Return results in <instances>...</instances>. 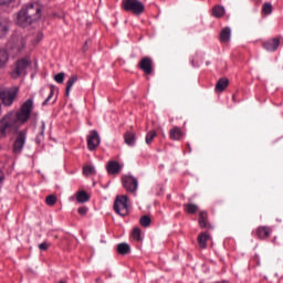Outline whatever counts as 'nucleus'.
<instances>
[{
	"instance_id": "obj_4",
	"label": "nucleus",
	"mask_w": 283,
	"mask_h": 283,
	"mask_svg": "<svg viewBox=\"0 0 283 283\" xmlns=\"http://www.w3.org/2000/svg\"><path fill=\"white\" fill-rule=\"evenodd\" d=\"M122 10L125 12H132L136 17H140L145 12V3L140 0H123Z\"/></svg>"
},
{
	"instance_id": "obj_43",
	"label": "nucleus",
	"mask_w": 283,
	"mask_h": 283,
	"mask_svg": "<svg viewBox=\"0 0 283 283\" xmlns=\"http://www.w3.org/2000/svg\"><path fill=\"white\" fill-rule=\"evenodd\" d=\"M0 116H1V104H0Z\"/></svg>"
},
{
	"instance_id": "obj_23",
	"label": "nucleus",
	"mask_w": 283,
	"mask_h": 283,
	"mask_svg": "<svg viewBox=\"0 0 283 283\" xmlns=\"http://www.w3.org/2000/svg\"><path fill=\"white\" fill-rule=\"evenodd\" d=\"M124 140H125L126 145H129V147H134V145L136 143V134L132 133V132L125 133Z\"/></svg>"
},
{
	"instance_id": "obj_44",
	"label": "nucleus",
	"mask_w": 283,
	"mask_h": 283,
	"mask_svg": "<svg viewBox=\"0 0 283 283\" xmlns=\"http://www.w3.org/2000/svg\"><path fill=\"white\" fill-rule=\"evenodd\" d=\"M59 283H65V281H60Z\"/></svg>"
},
{
	"instance_id": "obj_7",
	"label": "nucleus",
	"mask_w": 283,
	"mask_h": 283,
	"mask_svg": "<svg viewBox=\"0 0 283 283\" xmlns=\"http://www.w3.org/2000/svg\"><path fill=\"white\" fill-rule=\"evenodd\" d=\"M32 65V61L28 57H22L15 62V66L11 72L12 78H19V76H25L28 69Z\"/></svg>"
},
{
	"instance_id": "obj_13",
	"label": "nucleus",
	"mask_w": 283,
	"mask_h": 283,
	"mask_svg": "<svg viewBox=\"0 0 283 283\" xmlns=\"http://www.w3.org/2000/svg\"><path fill=\"white\" fill-rule=\"evenodd\" d=\"M106 170L109 176H118V174H120V164L118 161L111 160L106 165Z\"/></svg>"
},
{
	"instance_id": "obj_25",
	"label": "nucleus",
	"mask_w": 283,
	"mask_h": 283,
	"mask_svg": "<svg viewBox=\"0 0 283 283\" xmlns=\"http://www.w3.org/2000/svg\"><path fill=\"white\" fill-rule=\"evenodd\" d=\"M78 81V75H71L69 81L66 82V88H65V96H70V91L72 90V86L74 83Z\"/></svg>"
},
{
	"instance_id": "obj_6",
	"label": "nucleus",
	"mask_w": 283,
	"mask_h": 283,
	"mask_svg": "<svg viewBox=\"0 0 283 283\" xmlns=\"http://www.w3.org/2000/svg\"><path fill=\"white\" fill-rule=\"evenodd\" d=\"M25 38L21 35H13L8 43V50L13 54V56H17L25 50Z\"/></svg>"
},
{
	"instance_id": "obj_8",
	"label": "nucleus",
	"mask_w": 283,
	"mask_h": 283,
	"mask_svg": "<svg viewBox=\"0 0 283 283\" xmlns=\"http://www.w3.org/2000/svg\"><path fill=\"white\" fill-rule=\"evenodd\" d=\"M123 187L128 191L129 193H135L136 189H138V179L126 176L122 179Z\"/></svg>"
},
{
	"instance_id": "obj_17",
	"label": "nucleus",
	"mask_w": 283,
	"mask_h": 283,
	"mask_svg": "<svg viewBox=\"0 0 283 283\" xmlns=\"http://www.w3.org/2000/svg\"><path fill=\"white\" fill-rule=\"evenodd\" d=\"M210 239H211V235L208 234V232H201L197 238V242L200 249H207V240H210Z\"/></svg>"
},
{
	"instance_id": "obj_29",
	"label": "nucleus",
	"mask_w": 283,
	"mask_h": 283,
	"mask_svg": "<svg viewBox=\"0 0 283 283\" xmlns=\"http://www.w3.org/2000/svg\"><path fill=\"white\" fill-rule=\"evenodd\" d=\"M273 12V4L270 2H265L262 7V13L269 15Z\"/></svg>"
},
{
	"instance_id": "obj_39",
	"label": "nucleus",
	"mask_w": 283,
	"mask_h": 283,
	"mask_svg": "<svg viewBox=\"0 0 283 283\" xmlns=\"http://www.w3.org/2000/svg\"><path fill=\"white\" fill-rule=\"evenodd\" d=\"M87 211H88L87 207H81L77 209V213H80V216H85Z\"/></svg>"
},
{
	"instance_id": "obj_18",
	"label": "nucleus",
	"mask_w": 283,
	"mask_h": 283,
	"mask_svg": "<svg viewBox=\"0 0 283 283\" xmlns=\"http://www.w3.org/2000/svg\"><path fill=\"white\" fill-rule=\"evenodd\" d=\"M227 87H229V78L221 77L218 80L214 90L216 92H224Z\"/></svg>"
},
{
	"instance_id": "obj_28",
	"label": "nucleus",
	"mask_w": 283,
	"mask_h": 283,
	"mask_svg": "<svg viewBox=\"0 0 283 283\" xmlns=\"http://www.w3.org/2000/svg\"><path fill=\"white\" fill-rule=\"evenodd\" d=\"M59 198H56L55 195H49L45 198V205H48V207H54V205H56Z\"/></svg>"
},
{
	"instance_id": "obj_35",
	"label": "nucleus",
	"mask_w": 283,
	"mask_h": 283,
	"mask_svg": "<svg viewBox=\"0 0 283 283\" xmlns=\"http://www.w3.org/2000/svg\"><path fill=\"white\" fill-rule=\"evenodd\" d=\"M54 81L56 83H63V81H65V73L64 72H61V73H57L55 76H54Z\"/></svg>"
},
{
	"instance_id": "obj_32",
	"label": "nucleus",
	"mask_w": 283,
	"mask_h": 283,
	"mask_svg": "<svg viewBox=\"0 0 283 283\" xmlns=\"http://www.w3.org/2000/svg\"><path fill=\"white\" fill-rule=\"evenodd\" d=\"M54 90H56V87L54 85H51L50 94H49L48 98L42 103L43 107H45V105H48V103H50V101H52V97L54 96Z\"/></svg>"
},
{
	"instance_id": "obj_34",
	"label": "nucleus",
	"mask_w": 283,
	"mask_h": 283,
	"mask_svg": "<svg viewBox=\"0 0 283 283\" xmlns=\"http://www.w3.org/2000/svg\"><path fill=\"white\" fill-rule=\"evenodd\" d=\"M132 238L135 239L137 242H140V240H143L140 238V230L139 228H135L133 231H132Z\"/></svg>"
},
{
	"instance_id": "obj_5",
	"label": "nucleus",
	"mask_w": 283,
	"mask_h": 283,
	"mask_svg": "<svg viewBox=\"0 0 283 283\" xmlns=\"http://www.w3.org/2000/svg\"><path fill=\"white\" fill-rule=\"evenodd\" d=\"M129 198L126 195L117 196L115 198L113 209L115 213L125 218V216H129Z\"/></svg>"
},
{
	"instance_id": "obj_12",
	"label": "nucleus",
	"mask_w": 283,
	"mask_h": 283,
	"mask_svg": "<svg viewBox=\"0 0 283 283\" xmlns=\"http://www.w3.org/2000/svg\"><path fill=\"white\" fill-rule=\"evenodd\" d=\"M264 50H268V52H275L277 48H280V38H273L271 40H268L263 42Z\"/></svg>"
},
{
	"instance_id": "obj_36",
	"label": "nucleus",
	"mask_w": 283,
	"mask_h": 283,
	"mask_svg": "<svg viewBox=\"0 0 283 283\" xmlns=\"http://www.w3.org/2000/svg\"><path fill=\"white\" fill-rule=\"evenodd\" d=\"M3 182H6V172L0 169V189L3 188Z\"/></svg>"
},
{
	"instance_id": "obj_37",
	"label": "nucleus",
	"mask_w": 283,
	"mask_h": 283,
	"mask_svg": "<svg viewBox=\"0 0 283 283\" xmlns=\"http://www.w3.org/2000/svg\"><path fill=\"white\" fill-rule=\"evenodd\" d=\"M39 249L40 251H48V249H50V243L48 242L40 243Z\"/></svg>"
},
{
	"instance_id": "obj_30",
	"label": "nucleus",
	"mask_w": 283,
	"mask_h": 283,
	"mask_svg": "<svg viewBox=\"0 0 283 283\" xmlns=\"http://www.w3.org/2000/svg\"><path fill=\"white\" fill-rule=\"evenodd\" d=\"M139 224H142L145 228L149 227L151 224V218L149 216H143L139 219Z\"/></svg>"
},
{
	"instance_id": "obj_41",
	"label": "nucleus",
	"mask_w": 283,
	"mask_h": 283,
	"mask_svg": "<svg viewBox=\"0 0 283 283\" xmlns=\"http://www.w3.org/2000/svg\"><path fill=\"white\" fill-rule=\"evenodd\" d=\"M41 138H43V130L40 133V135L36 137V143H41Z\"/></svg>"
},
{
	"instance_id": "obj_3",
	"label": "nucleus",
	"mask_w": 283,
	"mask_h": 283,
	"mask_svg": "<svg viewBox=\"0 0 283 283\" xmlns=\"http://www.w3.org/2000/svg\"><path fill=\"white\" fill-rule=\"evenodd\" d=\"M18 96L19 86L0 87V101L4 107H12V104Z\"/></svg>"
},
{
	"instance_id": "obj_15",
	"label": "nucleus",
	"mask_w": 283,
	"mask_h": 283,
	"mask_svg": "<svg viewBox=\"0 0 283 283\" xmlns=\"http://www.w3.org/2000/svg\"><path fill=\"white\" fill-rule=\"evenodd\" d=\"M10 32V19L0 18V39Z\"/></svg>"
},
{
	"instance_id": "obj_10",
	"label": "nucleus",
	"mask_w": 283,
	"mask_h": 283,
	"mask_svg": "<svg viewBox=\"0 0 283 283\" xmlns=\"http://www.w3.org/2000/svg\"><path fill=\"white\" fill-rule=\"evenodd\" d=\"M98 145H101V137L98 136V132L91 130L87 136V147L90 151H94Z\"/></svg>"
},
{
	"instance_id": "obj_31",
	"label": "nucleus",
	"mask_w": 283,
	"mask_h": 283,
	"mask_svg": "<svg viewBox=\"0 0 283 283\" xmlns=\"http://www.w3.org/2000/svg\"><path fill=\"white\" fill-rule=\"evenodd\" d=\"M157 136L156 130H150L147 133L146 135V144L147 145H151V143L154 142V138Z\"/></svg>"
},
{
	"instance_id": "obj_38",
	"label": "nucleus",
	"mask_w": 283,
	"mask_h": 283,
	"mask_svg": "<svg viewBox=\"0 0 283 283\" xmlns=\"http://www.w3.org/2000/svg\"><path fill=\"white\" fill-rule=\"evenodd\" d=\"M14 0H0V6L8 8V6H10V3H13Z\"/></svg>"
},
{
	"instance_id": "obj_21",
	"label": "nucleus",
	"mask_w": 283,
	"mask_h": 283,
	"mask_svg": "<svg viewBox=\"0 0 283 283\" xmlns=\"http://www.w3.org/2000/svg\"><path fill=\"white\" fill-rule=\"evenodd\" d=\"M219 39L221 43H229V41L231 40V29L229 27H226L224 29H222V31L220 32Z\"/></svg>"
},
{
	"instance_id": "obj_42",
	"label": "nucleus",
	"mask_w": 283,
	"mask_h": 283,
	"mask_svg": "<svg viewBox=\"0 0 283 283\" xmlns=\"http://www.w3.org/2000/svg\"><path fill=\"white\" fill-rule=\"evenodd\" d=\"M95 282H96V283H103V280H102L101 277H97V279L95 280Z\"/></svg>"
},
{
	"instance_id": "obj_16",
	"label": "nucleus",
	"mask_w": 283,
	"mask_h": 283,
	"mask_svg": "<svg viewBox=\"0 0 283 283\" xmlns=\"http://www.w3.org/2000/svg\"><path fill=\"white\" fill-rule=\"evenodd\" d=\"M75 198H76V202H78V205H84V202H90V196L87 193V191L85 190H80L75 193Z\"/></svg>"
},
{
	"instance_id": "obj_9",
	"label": "nucleus",
	"mask_w": 283,
	"mask_h": 283,
	"mask_svg": "<svg viewBox=\"0 0 283 283\" xmlns=\"http://www.w3.org/2000/svg\"><path fill=\"white\" fill-rule=\"evenodd\" d=\"M139 70L146 73L147 75L154 74V60L151 57H143L138 63Z\"/></svg>"
},
{
	"instance_id": "obj_1",
	"label": "nucleus",
	"mask_w": 283,
	"mask_h": 283,
	"mask_svg": "<svg viewBox=\"0 0 283 283\" xmlns=\"http://www.w3.org/2000/svg\"><path fill=\"white\" fill-rule=\"evenodd\" d=\"M32 107H34L32 99H27L20 111L6 114L0 119V136H8L10 132H17L21 125H25V122L30 120Z\"/></svg>"
},
{
	"instance_id": "obj_24",
	"label": "nucleus",
	"mask_w": 283,
	"mask_h": 283,
	"mask_svg": "<svg viewBox=\"0 0 283 283\" xmlns=\"http://www.w3.org/2000/svg\"><path fill=\"white\" fill-rule=\"evenodd\" d=\"M116 250L119 255H127L130 253L132 248H129V244H127V243H119V244H117Z\"/></svg>"
},
{
	"instance_id": "obj_11",
	"label": "nucleus",
	"mask_w": 283,
	"mask_h": 283,
	"mask_svg": "<svg viewBox=\"0 0 283 283\" xmlns=\"http://www.w3.org/2000/svg\"><path fill=\"white\" fill-rule=\"evenodd\" d=\"M23 145H25V130H21L18 134V137L13 144L14 154H20L21 149H23Z\"/></svg>"
},
{
	"instance_id": "obj_33",
	"label": "nucleus",
	"mask_w": 283,
	"mask_h": 283,
	"mask_svg": "<svg viewBox=\"0 0 283 283\" xmlns=\"http://www.w3.org/2000/svg\"><path fill=\"white\" fill-rule=\"evenodd\" d=\"M83 174H84V176H92V175L96 174V169H94V166H85L83 168Z\"/></svg>"
},
{
	"instance_id": "obj_27",
	"label": "nucleus",
	"mask_w": 283,
	"mask_h": 283,
	"mask_svg": "<svg viewBox=\"0 0 283 283\" xmlns=\"http://www.w3.org/2000/svg\"><path fill=\"white\" fill-rule=\"evenodd\" d=\"M8 59V52L6 50H0V70L6 66Z\"/></svg>"
},
{
	"instance_id": "obj_20",
	"label": "nucleus",
	"mask_w": 283,
	"mask_h": 283,
	"mask_svg": "<svg viewBox=\"0 0 283 283\" xmlns=\"http://www.w3.org/2000/svg\"><path fill=\"white\" fill-rule=\"evenodd\" d=\"M184 136L182 130L180 127L175 126L172 129L169 130V138L171 140H180Z\"/></svg>"
},
{
	"instance_id": "obj_14",
	"label": "nucleus",
	"mask_w": 283,
	"mask_h": 283,
	"mask_svg": "<svg viewBox=\"0 0 283 283\" xmlns=\"http://www.w3.org/2000/svg\"><path fill=\"white\" fill-rule=\"evenodd\" d=\"M199 227L200 229H211V223H209V214L205 210L199 212Z\"/></svg>"
},
{
	"instance_id": "obj_40",
	"label": "nucleus",
	"mask_w": 283,
	"mask_h": 283,
	"mask_svg": "<svg viewBox=\"0 0 283 283\" xmlns=\"http://www.w3.org/2000/svg\"><path fill=\"white\" fill-rule=\"evenodd\" d=\"M87 43H90V40H86L83 46V52H87L88 48H87Z\"/></svg>"
},
{
	"instance_id": "obj_22",
	"label": "nucleus",
	"mask_w": 283,
	"mask_h": 283,
	"mask_svg": "<svg viewBox=\"0 0 283 283\" xmlns=\"http://www.w3.org/2000/svg\"><path fill=\"white\" fill-rule=\"evenodd\" d=\"M224 7L217 4L212 8V17H214L216 19H222V17H224Z\"/></svg>"
},
{
	"instance_id": "obj_19",
	"label": "nucleus",
	"mask_w": 283,
	"mask_h": 283,
	"mask_svg": "<svg viewBox=\"0 0 283 283\" xmlns=\"http://www.w3.org/2000/svg\"><path fill=\"white\" fill-rule=\"evenodd\" d=\"M256 235L260 240H266L269 238V235H271V228H269V227L258 228Z\"/></svg>"
},
{
	"instance_id": "obj_2",
	"label": "nucleus",
	"mask_w": 283,
	"mask_h": 283,
	"mask_svg": "<svg viewBox=\"0 0 283 283\" xmlns=\"http://www.w3.org/2000/svg\"><path fill=\"white\" fill-rule=\"evenodd\" d=\"M41 6L36 2L22 8L17 14L18 25H21L22 28H28V25H32V23L41 19Z\"/></svg>"
},
{
	"instance_id": "obj_26",
	"label": "nucleus",
	"mask_w": 283,
	"mask_h": 283,
	"mask_svg": "<svg viewBox=\"0 0 283 283\" xmlns=\"http://www.w3.org/2000/svg\"><path fill=\"white\" fill-rule=\"evenodd\" d=\"M184 208H185V211L190 213V214H193V213L198 212V206L195 205V203H185Z\"/></svg>"
}]
</instances>
